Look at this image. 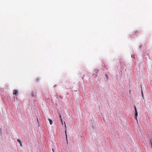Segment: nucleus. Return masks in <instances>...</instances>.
Instances as JSON below:
<instances>
[{
  "instance_id": "f8f14e48",
  "label": "nucleus",
  "mask_w": 152,
  "mask_h": 152,
  "mask_svg": "<svg viewBox=\"0 0 152 152\" xmlns=\"http://www.w3.org/2000/svg\"><path fill=\"white\" fill-rule=\"evenodd\" d=\"M52 150L53 151V152H54V150H53V149H52Z\"/></svg>"
},
{
  "instance_id": "0eeeda50",
  "label": "nucleus",
  "mask_w": 152,
  "mask_h": 152,
  "mask_svg": "<svg viewBox=\"0 0 152 152\" xmlns=\"http://www.w3.org/2000/svg\"><path fill=\"white\" fill-rule=\"evenodd\" d=\"M142 97H143V99H144V96H143V92L142 91Z\"/></svg>"
},
{
  "instance_id": "1a4fd4ad",
  "label": "nucleus",
  "mask_w": 152,
  "mask_h": 152,
  "mask_svg": "<svg viewBox=\"0 0 152 152\" xmlns=\"http://www.w3.org/2000/svg\"><path fill=\"white\" fill-rule=\"evenodd\" d=\"M96 75H95L96 77L97 76V74L96 73Z\"/></svg>"
},
{
  "instance_id": "4468645a",
  "label": "nucleus",
  "mask_w": 152,
  "mask_h": 152,
  "mask_svg": "<svg viewBox=\"0 0 152 152\" xmlns=\"http://www.w3.org/2000/svg\"><path fill=\"white\" fill-rule=\"evenodd\" d=\"M107 79H108V77L107 76Z\"/></svg>"
},
{
  "instance_id": "f257e3e1",
  "label": "nucleus",
  "mask_w": 152,
  "mask_h": 152,
  "mask_svg": "<svg viewBox=\"0 0 152 152\" xmlns=\"http://www.w3.org/2000/svg\"><path fill=\"white\" fill-rule=\"evenodd\" d=\"M134 108L135 110V117L136 119L137 120V117L138 115V113L136 107L135 106H134Z\"/></svg>"
},
{
  "instance_id": "6e6552de",
  "label": "nucleus",
  "mask_w": 152,
  "mask_h": 152,
  "mask_svg": "<svg viewBox=\"0 0 152 152\" xmlns=\"http://www.w3.org/2000/svg\"><path fill=\"white\" fill-rule=\"evenodd\" d=\"M64 124H65V128L66 129V124H65V122H64Z\"/></svg>"
},
{
  "instance_id": "2eb2a0df",
  "label": "nucleus",
  "mask_w": 152,
  "mask_h": 152,
  "mask_svg": "<svg viewBox=\"0 0 152 152\" xmlns=\"http://www.w3.org/2000/svg\"><path fill=\"white\" fill-rule=\"evenodd\" d=\"M37 121L38 122V119H37Z\"/></svg>"
},
{
  "instance_id": "39448f33",
  "label": "nucleus",
  "mask_w": 152,
  "mask_h": 152,
  "mask_svg": "<svg viewBox=\"0 0 152 152\" xmlns=\"http://www.w3.org/2000/svg\"><path fill=\"white\" fill-rule=\"evenodd\" d=\"M65 134H66V141L67 142V143H68V142L67 139V135L66 134V129L65 130Z\"/></svg>"
},
{
  "instance_id": "423d86ee",
  "label": "nucleus",
  "mask_w": 152,
  "mask_h": 152,
  "mask_svg": "<svg viewBox=\"0 0 152 152\" xmlns=\"http://www.w3.org/2000/svg\"><path fill=\"white\" fill-rule=\"evenodd\" d=\"M17 141L19 143H20V142H21L20 139H18Z\"/></svg>"
},
{
  "instance_id": "7ed1b4c3",
  "label": "nucleus",
  "mask_w": 152,
  "mask_h": 152,
  "mask_svg": "<svg viewBox=\"0 0 152 152\" xmlns=\"http://www.w3.org/2000/svg\"><path fill=\"white\" fill-rule=\"evenodd\" d=\"M58 115H59V117L60 118V120L61 121V122L62 123V124H63L62 119L61 118V114L60 113Z\"/></svg>"
},
{
  "instance_id": "f03ea898",
  "label": "nucleus",
  "mask_w": 152,
  "mask_h": 152,
  "mask_svg": "<svg viewBox=\"0 0 152 152\" xmlns=\"http://www.w3.org/2000/svg\"><path fill=\"white\" fill-rule=\"evenodd\" d=\"M18 93V91L17 90H15L13 91V94L14 95H17Z\"/></svg>"
},
{
  "instance_id": "20e7f679",
  "label": "nucleus",
  "mask_w": 152,
  "mask_h": 152,
  "mask_svg": "<svg viewBox=\"0 0 152 152\" xmlns=\"http://www.w3.org/2000/svg\"><path fill=\"white\" fill-rule=\"evenodd\" d=\"M48 120L49 121L50 124V125H51L53 124L52 121L51 119H50L49 118H48Z\"/></svg>"
},
{
  "instance_id": "9b49d317",
  "label": "nucleus",
  "mask_w": 152,
  "mask_h": 152,
  "mask_svg": "<svg viewBox=\"0 0 152 152\" xmlns=\"http://www.w3.org/2000/svg\"><path fill=\"white\" fill-rule=\"evenodd\" d=\"M20 146H22V144L21 143V142L20 143Z\"/></svg>"
},
{
  "instance_id": "9d476101",
  "label": "nucleus",
  "mask_w": 152,
  "mask_h": 152,
  "mask_svg": "<svg viewBox=\"0 0 152 152\" xmlns=\"http://www.w3.org/2000/svg\"><path fill=\"white\" fill-rule=\"evenodd\" d=\"M32 96L33 97H34V94L33 93H32Z\"/></svg>"
},
{
  "instance_id": "ddd939ff",
  "label": "nucleus",
  "mask_w": 152,
  "mask_h": 152,
  "mask_svg": "<svg viewBox=\"0 0 152 152\" xmlns=\"http://www.w3.org/2000/svg\"><path fill=\"white\" fill-rule=\"evenodd\" d=\"M129 93L130 94L131 93V91L130 90H129Z\"/></svg>"
}]
</instances>
